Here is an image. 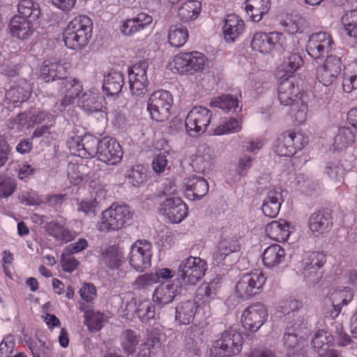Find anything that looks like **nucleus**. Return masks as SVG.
Returning a JSON list of instances; mask_svg holds the SVG:
<instances>
[{"instance_id": "obj_1", "label": "nucleus", "mask_w": 357, "mask_h": 357, "mask_svg": "<svg viewBox=\"0 0 357 357\" xmlns=\"http://www.w3.org/2000/svg\"><path fill=\"white\" fill-rule=\"evenodd\" d=\"M251 47L255 51L267 54L272 50L290 52L294 47L293 36L286 37L279 32H257L251 41Z\"/></svg>"}, {"instance_id": "obj_2", "label": "nucleus", "mask_w": 357, "mask_h": 357, "mask_svg": "<svg viewBox=\"0 0 357 357\" xmlns=\"http://www.w3.org/2000/svg\"><path fill=\"white\" fill-rule=\"evenodd\" d=\"M61 87V93L63 95L61 105L64 107L74 103L76 98H79L83 107L90 111L98 112L96 108L93 109L91 104L94 103L96 97L91 92L84 93L81 96L83 89L81 82L75 78L66 77V76L59 83Z\"/></svg>"}, {"instance_id": "obj_3", "label": "nucleus", "mask_w": 357, "mask_h": 357, "mask_svg": "<svg viewBox=\"0 0 357 357\" xmlns=\"http://www.w3.org/2000/svg\"><path fill=\"white\" fill-rule=\"evenodd\" d=\"M266 281V277L258 269L243 273L236 284L235 294L242 300L250 299L261 291Z\"/></svg>"}, {"instance_id": "obj_4", "label": "nucleus", "mask_w": 357, "mask_h": 357, "mask_svg": "<svg viewBox=\"0 0 357 357\" xmlns=\"http://www.w3.org/2000/svg\"><path fill=\"white\" fill-rule=\"evenodd\" d=\"M132 218L130 208L126 205L113 204L102 213L101 220L98 223V229L102 232L119 230Z\"/></svg>"}, {"instance_id": "obj_5", "label": "nucleus", "mask_w": 357, "mask_h": 357, "mask_svg": "<svg viewBox=\"0 0 357 357\" xmlns=\"http://www.w3.org/2000/svg\"><path fill=\"white\" fill-rule=\"evenodd\" d=\"M206 262L200 257L184 259L178 268V280L181 284L195 285L205 274Z\"/></svg>"}, {"instance_id": "obj_6", "label": "nucleus", "mask_w": 357, "mask_h": 357, "mask_svg": "<svg viewBox=\"0 0 357 357\" xmlns=\"http://www.w3.org/2000/svg\"><path fill=\"white\" fill-rule=\"evenodd\" d=\"M308 142V137L292 130H286L275 142L274 151L281 157H291L306 146Z\"/></svg>"}, {"instance_id": "obj_7", "label": "nucleus", "mask_w": 357, "mask_h": 357, "mask_svg": "<svg viewBox=\"0 0 357 357\" xmlns=\"http://www.w3.org/2000/svg\"><path fill=\"white\" fill-rule=\"evenodd\" d=\"M206 61L205 55L199 52H182L175 56L172 62H169L167 67L174 73L180 74H193L204 68Z\"/></svg>"}, {"instance_id": "obj_8", "label": "nucleus", "mask_w": 357, "mask_h": 357, "mask_svg": "<svg viewBox=\"0 0 357 357\" xmlns=\"http://www.w3.org/2000/svg\"><path fill=\"white\" fill-rule=\"evenodd\" d=\"M243 342L241 333L234 328H229L222 333L220 338L214 342L213 347L220 357L232 356L241 351Z\"/></svg>"}, {"instance_id": "obj_9", "label": "nucleus", "mask_w": 357, "mask_h": 357, "mask_svg": "<svg viewBox=\"0 0 357 357\" xmlns=\"http://www.w3.org/2000/svg\"><path fill=\"white\" fill-rule=\"evenodd\" d=\"M212 112L204 106H195L185 118V128L191 137L203 134L210 124Z\"/></svg>"}, {"instance_id": "obj_10", "label": "nucleus", "mask_w": 357, "mask_h": 357, "mask_svg": "<svg viewBox=\"0 0 357 357\" xmlns=\"http://www.w3.org/2000/svg\"><path fill=\"white\" fill-rule=\"evenodd\" d=\"M326 255L319 252L309 253L303 260L302 274L305 281L312 284H317L323 278L322 268L326 264Z\"/></svg>"}, {"instance_id": "obj_11", "label": "nucleus", "mask_w": 357, "mask_h": 357, "mask_svg": "<svg viewBox=\"0 0 357 357\" xmlns=\"http://www.w3.org/2000/svg\"><path fill=\"white\" fill-rule=\"evenodd\" d=\"M278 98L280 104L285 106L302 102V94L295 77L281 75L278 86Z\"/></svg>"}, {"instance_id": "obj_12", "label": "nucleus", "mask_w": 357, "mask_h": 357, "mask_svg": "<svg viewBox=\"0 0 357 357\" xmlns=\"http://www.w3.org/2000/svg\"><path fill=\"white\" fill-rule=\"evenodd\" d=\"M100 139L93 135H84L82 138L73 137L68 141V146L72 154L82 158H90L98 155Z\"/></svg>"}, {"instance_id": "obj_13", "label": "nucleus", "mask_w": 357, "mask_h": 357, "mask_svg": "<svg viewBox=\"0 0 357 357\" xmlns=\"http://www.w3.org/2000/svg\"><path fill=\"white\" fill-rule=\"evenodd\" d=\"M267 318L268 310L263 303L251 304L243 312V326L245 330L255 333L264 325Z\"/></svg>"}, {"instance_id": "obj_14", "label": "nucleus", "mask_w": 357, "mask_h": 357, "mask_svg": "<svg viewBox=\"0 0 357 357\" xmlns=\"http://www.w3.org/2000/svg\"><path fill=\"white\" fill-rule=\"evenodd\" d=\"M159 213L169 223H179L188 215V208L179 197L166 198L160 203Z\"/></svg>"}, {"instance_id": "obj_15", "label": "nucleus", "mask_w": 357, "mask_h": 357, "mask_svg": "<svg viewBox=\"0 0 357 357\" xmlns=\"http://www.w3.org/2000/svg\"><path fill=\"white\" fill-rule=\"evenodd\" d=\"M129 255L130 264L137 271L142 272L151 266V245L146 241H137L132 245Z\"/></svg>"}, {"instance_id": "obj_16", "label": "nucleus", "mask_w": 357, "mask_h": 357, "mask_svg": "<svg viewBox=\"0 0 357 357\" xmlns=\"http://www.w3.org/2000/svg\"><path fill=\"white\" fill-rule=\"evenodd\" d=\"M342 61L336 56H327L323 65L317 68V78L324 86L333 83L341 72Z\"/></svg>"}, {"instance_id": "obj_17", "label": "nucleus", "mask_w": 357, "mask_h": 357, "mask_svg": "<svg viewBox=\"0 0 357 357\" xmlns=\"http://www.w3.org/2000/svg\"><path fill=\"white\" fill-rule=\"evenodd\" d=\"M333 225L332 210L328 208L319 209L312 214L308 220V227L315 236L328 233Z\"/></svg>"}, {"instance_id": "obj_18", "label": "nucleus", "mask_w": 357, "mask_h": 357, "mask_svg": "<svg viewBox=\"0 0 357 357\" xmlns=\"http://www.w3.org/2000/svg\"><path fill=\"white\" fill-rule=\"evenodd\" d=\"M97 156L100 161L109 165H114L121 160V146L115 139L104 137L100 139Z\"/></svg>"}, {"instance_id": "obj_19", "label": "nucleus", "mask_w": 357, "mask_h": 357, "mask_svg": "<svg viewBox=\"0 0 357 357\" xmlns=\"http://www.w3.org/2000/svg\"><path fill=\"white\" fill-rule=\"evenodd\" d=\"M184 194L190 200L201 199L208 191V183L203 177L196 175L183 179Z\"/></svg>"}, {"instance_id": "obj_20", "label": "nucleus", "mask_w": 357, "mask_h": 357, "mask_svg": "<svg viewBox=\"0 0 357 357\" xmlns=\"http://www.w3.org/2000/svg\"><path fill=\"white\" fill-rule=\"evenodd\" d=\"M174 271L169 268H161L158 271V283L161 284L158 286V294H164V296H158V306L161 304H167L172 302L175 296L173 284L168 282L174 277Z\"/></svg>"}, {"instance_id": "obj_21", "label": "nucleus", "mask_w": 357, "mask_h": 357, "mask_svg": "<svg viewBox=\"0 0 357 357\" xmlns=\"http://www.w3.org/2000/svg\"><path fill=\"white\" fill-rule=\"evenodd\" d=\"M239 245L237 241L234 238H222L213 254V258L217 264L224 261L233 263L237 258L236 253L239 251Z\"/></svg>"}, {"instance_id": "obj_22", "label": "nucleus", "mask_w": 357, "mask_h": 357, "mask_svg": "<svg viewBox=\"0 0 357 357\" xmlns=\"http://www.w3.org/2000/svg\"><path fill=\"white\" fill-rule=\"evenodd\" d=\"M126 310L128 312H135L142 322L154 325L155 311V306L147 301L140 303L137 307V301L132 298L126 305Z\"/></svg>"}, {"instance_id": "obj_23", "label": "nucleus", "mask_w": 357, "mask_h": 357, "mask_svg": "<svg viewBox=\"0 0 357 357\" xmlns=\"http://www.w3.org/2000/svg\"><path fill=\"white\" fill-rule=\"evenodd\" d=\"M282 193L280 188H273L268 192L261 207L264 215L273 218L278 214L283 202Z\"/></svg>"}, {"instance_id": "obj_24", "label": "nucleus", "mask_w": 357, "mask_h": 357, "mask_svg": "<svg viewBox=\"0 0 357 357\" xmlns=\"http://www.w3.org/2000/svg\"><path fill=\"white\" fill-rule=\"evenodd\" d=\"M244 22L236 15H229L225 20L222 32L225 40L233 43L243 31Z\"/></svg>"}, {"instance_id": "obj_25", "label": "nucleus", "mask_w": 357, "mask_h": 357, "mask_svg": "<svg viewBox=\"0 0 357 357\" xmlns=\"http://www.w3.org/2000/svg\"><path fill=\"white\" fill-rule=\"evenodd\" d=\"M66 74L64 66L53 59L45 60L40 66V77L46 82L56 79L61 82Z\"/></svg>"}, {"instance_id": "obj_26", "label": "nucleus", "mask_w": 357, "mask_h": 357, "mask_svg": "<svg viewBox=\"0 0 357 357\" xmlns=\"http://www.w3.org/2000/svg\"><path fill=\"white\" fill-rule=\"evenodd\" d=\"M334 342L335 338L331 333L318 330L312 338L311 346L318 354H323L332 351L331 348L333 347Z\"/></svg>"}, {"instance_id": "obj_27", "label": "nucleus", "mask_w": 357, "mask_h": 357, "mask_svg": "<svg viewBox=\"0 0 357 357\" xmlns=\"http://www.w3.org/2000/svg\"><path fill=\"white\" fill-rule=\"evenodd\" d=\"M198 309L195 300H188L180 303L176 307L175 319L180 325H188L193 319Z\"/></svg>"}, {"instance_id": "obj_28", "label": "nucleus", "mask_w": 357, "mask_h": 357, "mask_svg": "<svg viewBox=\"0 0 357 357\" xmlns=\"http://www.w3.org/2000/svg\"><path fill=\"white\" fill-rule=\"evenodd\" d=\"M245 3L248 16L256 22L262 19L263 15L268 12L271 7L270 0H246Z\"/></svg>"}, {"instance_id": "obj_29", "label": "nucleus", "mask_w": 357, "mask_h": 357, "mask_svg": "<svg viewBox=\"0 0 357 357\" xmlns=\"http://www.w3.org/2000/svg\"><path fill=\"white\" fill-rule=\"evenodd\" d=\"M123 75L120 72L111 71L105 75L102 89L108 96L118 95L123 86Z\"/></svg>"}, {"instance_id": "obj_30", "label": "nucleus", "mask_w": 357, "mask_h": 357, "mask_svg": "<svg viewBox=\"0 0 357 357\" xmlns=\"http://www.w3.org/2000/svg\"><path fill=\"white\" fill-rule=\"evenodd\" d=\"M9 28L11 35L19 40L27 39L33 31V23L16 16L10 20Z\"/></svg>"}, {"instance_id": "obj_31", "label": "nucleus", "mask_w": 357, "mask_h": 357, "mask_svg": "<svg viewBox=\"0 0 357 357\" xmlns=\"http://www.w3.org/2000/svg\"><path fill=\"white\" fill-rule=\"evenodd\" d=\"M285 251L278 244H272L262 254V261L265 266L271 268L278 266L284 260Z\"/></svg>"}, {"instance_id": "obj_32", "label": "nucleus", "mask_w": 357, "mask_h": 357, "mask_svg": "<svg viewBox=\"0 0 357 357\" xmlns=\"http://www.w3.org/2000/svg\"><path fill=\"white\" fill-rule=\"evenodd\" d=\"M152 21L153 18L151 15L142 13L138 14L137 17L128 19L124 22L121 26V31L125 36H130L151 23Z\"/></svg>"}, {"instance_id": "obj_33", "label": "nucleus", "mask_w": 357, "mask_h": 357, "mask_svg": "<svg viewBox=\"0 0 357 357\" xmlns=\"http://www.w3.org/2000/svg\"><path fill=\"white\" fill-rule=\"evenodd\" d=\"M267 235L277 241H286L290 234L289 223L280 219L279 221H272L266 227Z\"/></svg>"}, {"instance_id": "obj_34", "label": "nucleus", "mask_w": 357, "mask_h": 357, "mask_svg": "<svg viewBox=\"0 0 357 357\" xmlns=\"http://www.w3.org/2000/svg\"><path fill=\"white\" fill-rule=\"evenodd\" d=\"M18 15L16 17L33 23L40 15V10L38 3L32 0H20L17 5Z\"/></svg>"}, {"instance_id": "obj_35", "label": "nucleus", "mask_w": 357, "mask_h": 357, "mask_svg": "<svg viewBox=\"0 0 357 357\" xmlns=\"http://www.w3.org/2000/svg\"><path fill=\"white\" fill-rule=\"evenodd\" d=\"M287 52V55L284 56L282 63L280 66V72L284 73L285 77L287 76H293V74L300 68L303 64V60L302 56L298 53Z\"/></svg>"}, {"instance_id": "obj_36", "label": "nucleus", "mask_w": 357, "mask_h": 357, "mask_svg": "<svg viewBox=\"0 0 357 357\" xmlns=\"http://www.w3.org/2000/svg\"><path fill=\"white\" fill-rule=\"evenodd\" d=\"M353 294L349 287L344 289H335L329 291L324 298V305H335V306H341L347 305L351 301Z\"/></svg>"}, {"instance_id": "obj_37", "label": "nucleus", "mask_w": 357, "mask_h": 357, "mask_svg": "<svg viewBox=\"0 0 357 357\" xmlns=\"http://www.w3.org/2000/svg\"><path fill=\"white\" fill-rule=\"evenodd\" d=\"M123 254L121 249L116 245L107 248L102 253L101 261L110 269L120 267L123 262Z\"/></svg>"}, {"instance_id": "obj_38", "label": "nucleus", "mask_w": 357, "mask_h": 357, "mask_svg": "<svg viewBox=\"0 0 357 357\" xmlns=\"http://www.w3.org/2000/svg\"><path fill=\"white\" fill-rule=\"evenodd\" d=\"M80 310L84 312V324L91 332H98L107 321V316L100 311L93 309L85 310L83 307Z\"/></svg>"}, {"instance_id": "obj_39", "label": "nucleus", "mask_w": 357, "mask_h": 357, "mask_svg": "<svg viewBox=\"0 0 357 357\" xmlns=\"http://www.w3.org/2000/svg\"><path fill=\"white\" fill-rule=\"evenodd\" d=\"M44 227L50 236L59 241L68 243L74 239V234L58 222L50 221Z\"/></svg>"}, {"instance_id": "obj_40", "label": "nucleus", "mask_w": 357, "mask_h": 357, "mask_svg": "<svg viewBox=\"0 0 357 357\" xmlns=\"http://www.w3.org/2000/svg\"><path fill=\"white\" fill-rule=\"evenodd\" d=\"M221 287L218 279L213 280L210 282L202 283L196 290L195 297L204 302H209L214 299Z\"/></svg>"}, {"instance_id": "obj_41", "label": "nucleus", "mask_w": 357, "mask_h": 357, "mask_svg": "<svg viewBox=\"0 0 357 357\" xmlns=\"http://www.w3.org/2000/svg\"><path fill=\"white\" fill-rule=\"evenodd\" d=\"M158 122L167 120L170 116V109L173 99L172 94L165 90H158Z\"/></svg>"}, {"instance_id": "obj_42", "label": "nucleus", "mask_w": 357, "mask_h": 357, "mask_svg": "<svg viewBox=\"0 0 357 357\" xmlns=\"http://www.w3.org/2000/svg\"><path fill=\"white\" fill-rule=\"evenodd\" d=\"M67 29L78 33H82L91 38L93 30V22L86 15H78L73 19L68 24Z\"/></svg>"}, {"instance_id": "obj_43", "label": "nucleus", "mask_w": 357, "mask_h": 357, "mask_svg": "<svg viewBox=\"0 0 357 357\" xmlns=\"http://www.w3.org/2000/svg\"><path fill=\"white\" fill-rule=\"evenodd\" d=\"M202 3L199 1L190 0L185 2L178 10V17L183 22L196 19L200 13Z\"/></svg>"}, {"instance_id": "obj_44", "label": "nucleus", "mask_w": 357, "mask_h": 357, "mask_svg": "<svg viewBox=\"0 0 357 357\" xmlns=\"http://www.w3.org/2000/svg\"><path fill=\"white\" fill-rule=\"evenodd\" d=\"M71 31L66 28L63 31V40L67 47L72 50H82L89 42V38L85 36V34Z\"/></svg>"}, {"instance_id": "obj_45", "label": "nucleus", "mask_w": 357, "mask_h": 357, "mask_svg": "<svg viewBox=\"0 0 357 357\" xmlns=\"http://www.w3.org/2000/svg\"><path fill=\"white\" fill-rule=\"evenodd\" d=\"M188 36L187 28L182 24H174L169 28L168 39L172 47H182L187 42Z\"/></svg>"}, {"instance_id": "obj_46", "label": "nucleus", "mask_w": 357, "mask_h": 357, "mask_svg": "<svg viewBox=\"0 0 357 357\" xmlns=\"http://www.w3.org/2000/svg\"><path fill=\"white\" fill-rule=\"evenodd\" d=\"M210 106L218 107L225 112H235L238 107V100L229 94H223L213 98L210 102Z\"/></svg>"}, {"instance_id": "obj_47", "label": "nucleus", "mask_w": 357, "mask_h": 357, "mask_svg": "<svg viewBox=\"0 0 357 357\" xmlns=\"http://www.w3.org/2000/svg\"><path fill=\"white\" fill-rule=\"evenodd\" d=\"M125 176L132 186L139 187L147 181L146 169L143 165H135L126 171Z\"/></svg>"}, {"instance_id": "obj_48", "label": "nucleus", "mask_w": 357, "mask_h": 357, "mask_svg": "<svg viewBox=\"0 0 357 357\" xmlns=\"http://www.w3.org/2000/svg\"><path fill=\"white\" fill-rule=\"evenodd\" d=\"M342 20L347 34L357 38V10L347 11Z\"/></svg>"}, {"instance_id": "obj_49", "label": "nucleus", "mask_w": 357, "mask_h": 357, "mask_svg": "<svg viewBox=\"0 0 357 357\" xmlns=\"http://www.w3.org/2000/svg\"><path fill=\"white\" fill-rule=\"evenodd\" d=\"M241 129V123L236 119L229 117L222 124L218 126L213 130L215 135H222L230 132H237Z\"/></svg>"}, {"instance_id": "obj_50", "label": "nucleus", "mask_w": 357, "mask_h": 357, "mask_svg": "<svg viewBox=\"0 0 357 357\" xmlns=\"http://www.w3.org/2000/svg\"><path fill=\"white\" fill-rule=\"evenodd\" d=\"M158 174L163 172L167 165V155L169 154L170 147L167 141L162 139L158 142Z\"/></svg>"}, {"instance_id": "obj_51", "label": "nucleus", "mask_w": 357, "mask_h": 357, "mask_svg": "<svg viewBox=\"0 0 357 357\" xmlns=\"http://www.w3.org/2000/svg\"><path fill=\"white\" fill-rule=\"evenodd\" d=\"M355 135L352 130L348 127L339 128L337 135L334 138V142L340 148L346 147L354 142Z\"/></svg>"}, {"instance_id": "obj_52", "label": "nucleus", "mask_w": 357, "mask_h": 357, "mask_svg": "<svg viewBox=\"0 0 357 357\" xmlns=\"http://www.w3.org/2000/svg\"><path fill=\"white\" fill-rule=\"evenodd\" d=\"M122 346L126 353L130 354L135 352L139 343L137 335L131 330H127L121 335Z\"/></svg>"}, {"instance_id": "obj_53", "label": "nucleus", "mask_w": 357, "mask_h": 357, "mask_svg": "<svg viewBox=\"0 0 357 357\" xmlns=\"http://www.w3.org/2000/svg\"><path fill=\"white\" fill-rule=\"evenodd\" d=\"M15 181L8 176L0 177V198H7L10 197L16 190Z\"/></svg>"}, {"instance_id": "obj_54", "label": "nucleus", "mask_w": 357, "mask_h": 357, "mask_svg": "<svg viewBox=\"0 0 357 357\" xmlns=\"http://www.w3.org/2000/svg\"><path fill=\"white\" fill-rule=\"evenodd\" d=\"M298 335L294 332V330L288 328L283 336V342L284 347L289 351L296 349L301 346L303 340L301 337L298 339Z\"/></svg>"}, {"instance_id": "obj_55", "label": "nucleus", "mask_w": 357, "mask_h": 357, "mask_svg": "<svg viewBox=\"0 0 357 357\" xmlns=\"http://www.w3.org/2000/svg\"><path fill=\"white\" fill-rule=\"evenodd\" d=\"M332 45H314L307 43L306 50L308 54L314 59H322L328 55Z\"/></svg>"}, {"instance_id": "obj_56", "label": "nucleus", "mask_w": 357, "mask_h": 357, "mask_svg": "<svg viewBox=\"0 0 357 357\" xmlns=\"http://www.w3.org/2000/svg\"><path fill=\"white\" fill-rule=\"evenodd\" d=\"M342 87L347 93L357 89V63L355 64L352 72L344 73Z\"/></svg>"}, {"instance_id": "obj_57", "label": "nucleus", "mask_w": 357, "mask_h": 357, "mask_svg": "<svg viewBox=\"0 0 357 357\" xmlns=\"http://www.w3.org/2000/svg\"><path fill=\"white\" fill-rule=\"evenodd\" d=\"M145 63L135 64L128 70L129 80L148 82Z\"/></svg>"}, {"instance_id": "obj_58", "label": "nucleus", "mask_w": 357, "mask_h": 357, "mask_svg": "<svg viewBox=\"0 0 357 357\" xmlns=\"http://www.w3.org/2000/svg\"><path fill=\"white\" fill-rule=\"evenodd\" d=\"M307 43L314 45H332L333 40L331 36L324 31L312 33L307 41Z\"/></svg>"}, {"instance_id": "obj_59", "label": "nucleus", "mask_w": 357, "mask_h": 357, "mask_svg": "<svg viewBox=\"0 0 357 357\" xmlns=\"http://www.w3.org/2000/svg\"><path fill=\"white\" fill-rule=\"evenodd\" d=\"M72 255V254H67L65 251H63L61 259V263L63 271L71 273L77 268L79 263Z\"/></svg>"}, {"instance_id": "obj_60", "label": "nucleus", "mask_w": 357, "mask_h": 357, "mask_svg": "<svg viewBox=\"0 0 357 357\" xmlns=\"http://www.w3.org/2000/svg\"><path fill=\"white\" fill-rule=\"evenodd\" d=\"M11 147L6 139L0 135V168L6 165L9 158Z\"/></svg>"}, {"instance_id": "obj_61", "label": "nucleus", "mask_w": 357, "mask_h": 357, "mask_svg": "<svg viewBox=\"0 0 357 357\" xmlns=\"http://www.w3.org/2000/svg\"><path fill=\"white\" fill-rule=\"evenodd\" d=\"M79 294L83 300L90 302L96 296V288L93 284L86 283L80 289Z\"/></svg>"}, {"instance_id": "obj_62", "label": "nucleus", "mask_w": 357, "mask_h": 357, "mask_svg": "<svg viewBox=\"0 0 357 357\" xmlns=\"http://www.w3.org/2000/svg\"><path fill=\"white\" fill-rule=\"evenodd\" d=\"M15 347V338L12 335L6 336L0 344V352L1 354H12Z\"/></svg>"}, {"instance_id": "obj_63", "label": "nucleus", "mask_w": 357, "mask_h": 357, "mask_svg": "<svg viewBox=\"0 0 357 357\" xmlns=\"http://www.w3.org/2000/svg\"><path fill=\"white\" fill-rule=\"evenodd\" d=\"M88 246V242L85 238H79L77 242L69 244L63 251L67 254H75L85 250Z\"/></svg>"}, {"instance_id": "obj_64", "label": "nucleus", "mask_w": 357, "mask_h": 357, "mask_svg": "<svg viewBox=\"0 0 357 357\" xmlns=\"http://www.w3.org/2000/svg\"><path fill=\"white\" fill-rule=\"evenodd\" d=\"M326 174L333 180L341 182L343 178L344 169L338 165H327Z\"/></svg>"}]
</instances>
